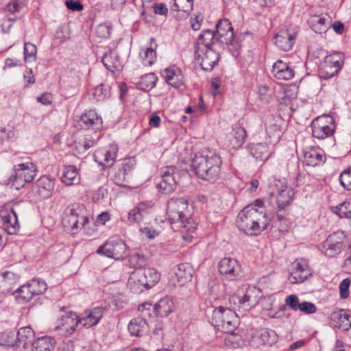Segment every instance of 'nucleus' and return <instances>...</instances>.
Wrapping results in <instances>:
<instances>
[{
	"instance_id": "nucleus-58",
	"label": "nucleus",
	"mask_w": 351,
	"mask_h": 351,
	"mask_svg": "<svg viewBox=\"0 0 351 351\" xmlns=\"http://www.w3.org/2000/svg\"><path fill=\"white\" fill-rule=\"evenodd\" d=\"M112 29L106 24H100L96 28V34L98 37L107 38L111 34Z\"/></svg>"
},
{
	"instance_id": "nucleus-13",
	"label": "nucleus",
	"mask_w": 351,
	"mask_h": 351,
	"mask_svg": "<svg viewBox=\"0 0 351 351\" xmlns=\"http://www.w3.org/2000/svg\"><path fill=\"white\" fill-rule=\"evenodd\" d=\"M126 245L121 240L106 241L99 247L97 253L108 258L120 259L125 254Z\"/></svg>"
},
{
	"instance_id": "nucleus-45",
	"label": "nucleus",
	"mask_w": 351,
	"mask_h": 351,
	"mask_svg": "<svg viewBox=\"0 0 351 351\" xmlns=\"http://www.w3.org/2000/svg\"><path fill=\"white\" fill-rule=\"evenodd\" d=\"M91 94L96 101H103L110 96V86L107 84H101L92 89Z\"/></svg>"
},
{
	"instance_id": "nucleus-42",
	"label": "nucleus",
	"mask_w": 351,
	"mask_h": 351,
	"mask_svg": "<svg viewBox=\"0 0 351 351\" xmlns=\"http://www.w3.org/2000/svg\"><path fill=\"white\" fill-rule=\"evenodd\" d=\"M276 117L274 116L270 117L266 121V132L269 136H276L278 138L281 134V127L279 124V121H281L280 115Z\"/></svg>"
},
{
	"instance_id": "nucleus-23",
	"label": "nucleus",
	"mask_w": 351,
	"mask_h": 351,
	"mask_svg": "<svg viewBox=\"0 0 351 351\" xmlns=\"http://www.w3.org/2000/svg\"><path fill=\"white\" fill-rule=\"evenodd\" d=\"M326 156L324 151L316 147H311L304 152V163L306 165L316 167L324 163Z\"/></svg>"
},
{
	"instance_id": "nucleus-32",
	"label": "nucleus",
	"mask_w": 351,
	"mask_h": 351,
	"mask_svg": "<svg viewBox=\"0 0 351 351\" xmlns=\"http://www.w3.org/2000/svg\"><path fill=\"white\" fill-rule=\"evenodd\" d=\"M163 77L166 82L174 88H179L184 84V77L179 69H166Z\"/></svg>"
},
{
	"instance_id": "nucleus-15",
	"label": "nucleus",
	"mask_w": 351,
	"mask_h": 351,
	"mask_svg": "<svg viewBox=\"0 0 351 351\" xmlns=\"http://www.w3.org/2000/svg\"><path fill=\"white\" fill-rule=\"evenodd\" d=\"M153 204L142 202L132 209L128 215V219L130 223H148V221L154 217Z\"/></svg>"
},
{
	"instance_id": "nucleus-53",
	"label": "nucleus",
	"mask_w": 351,
	"mask_h": 351,
	"mask_svg": "<svg viewBox=\"0 0 351 351\" xmlns=\"http://www.w3.org/2000/svg\"><path fill=\"white\" fill-rule=\"evenodd\" d=\"M339 181L346 190H351V167L345 169L339 176Z\"/></svg>"
},
{
	"instance_id": "nucleus-1",
	"label": "nucleus",
	"mask_w": 351,
	"mask_h": 351,
	"mask_svg": "<svg viewBox=\"0 0 351 351\" xmlns=\"http://www.w3.org/2000/svg\"><path fill=\"white\" fill-rule=\"evenodd\" d=\"M258 290L255 287H249L243 294L237 293L229 298L230 306H218L213 312L211 324L218 330L223 332L234 331L238 326L239 317L235 311H248L258 302L255 295Z\"/></svg>"
},
{
	"instance_id": "nucleus-16",
	"label": "nucleus",
	"mask_w": 351,
	"mask_h": 351,
	"mask_svg": "<svg viewBox=\"0 0 351 351\" xmlns=\"http://www.w3.org/2000/svg\"><path fill=\"white\" fill-rule=\"evenodd\" d=\"M215 42L221 44L232 45L234 38L233 27L228 19H220L215 25Z\"/></svg>"
},
{
	"instance_id": "nucleus-29",
	"label": "nucleus",
	"mask_w": 351,
	"mask_h": 351,
	"mask_svg": "<svg viewBox=\"0 0 351 351\" xmlns=\"http://www.w3.org/2000/svg\"><path fill=\"white\" fill-rule=\"evenodd\" d=\"M128 331L132 336L142 337L146 335L149 332V326L146 320L141 317H135L130 322Z\"/></svg>"
},
{
	"instance_id": "nucleus-62",
	"label": "nucleus",
	"mask_w": 351,
	"mask_h": 351,
	"mask_svg": "<svg viewBox=\"0 0 351 351\" xmlns=\"http://www.w3.org/2000/svg\"><path fill=\"white\" fill-rule=\"evenodd\" d=\"M203 21V16L201 13L195 14L190 19L191 27L195 30H199L201 27V23Z\"/></svg>"
},
{
	"instance_id": "nucleus-33",
	"label": "nucleus",
	"mask_w": 351,
	"mask_h": 351,
	"mask_svg": "<svg viewBox=\"0 0 351 351\" xmlns=\"http://www.w3.org/2000/svg\"><path fill=\"white\" fill-rule=\"evenodd\" d=\"M18 346H22L24 351L29 348L33 342L34 332L29 326L21 327L16 333Z\"/></svg>"
},
{
	"instance_id": "nucleus-37",
	"label": "nucleus",
	"mask_w": 351,
	"mask_h": 351,
	"mask_svg": "<svg viewBox=\"0 0 351 351\" xmlns=\"http://www.w3.org/2000/svg\"><path fill=\"white\" fill-rule=\"evenodd\" d=\"M326 15H311L308 21L311 28L317 34H322L327 31L328 27L326 24Z\"/></svg>"
},
{
	"instance_id": "nucleus-43",
	"label": "nucleus",
	"mask_w": 351,
	"mask_h": 351,
	"mask_svg": "<svg viewBox=\"0 0 351 351\" xmlns=\"http://www.w3.org/2000/svg\"><path fill=\"white\" fill-rule=\"evenodd\" d=\"M13 295L19 303H26L34 297L27 283L21 286L13 293Z\"/></svg>"
},
{
	"instance_id": "nucleus-49",
	"label": "nucleus",
	"mask_w": 351,
	"mask_h": 351,
	"mask_svg": "<svg viewBox=\"0 0 351 351\" xmlns=\"http://www.w3.org/2000/svg\"><path fill=\"white\" fill-rule=\"evenodd\" d=\"M324 63L340 71L343 65V55L341 53H334L328 55L325 58Z\"/></svg>"
},
{
	"instance_id": "nucleus-21",
	"label": "nucleus",
	"mask_w": 351,
	"mask_h": 351,
	"mask_svg": "<svg viewBox=\"0 0 351 351\" xmlns=\"http://www.w3.org/2000/svg\"><path fill=\"white\" fill-rule=\"evenodd\" d=\"M79 324H80L79 316L75 313L69 312L62 315L58 320L56 329L60 330L64 335H69L75 330Z\"/></svg>"
},
{
	"instance_id": "nucleus-55",
	"label": "nucleus",
	"mask_w": 351,
	"mask_h": 351,
	"mask_svg": "<svg viewBox=\"0 0 351 351\" xmlns=\"http://www.w3.org/2000/svg\"><path fill=\"white\" fill-rule=\"evenodd\" d=\"M258 94L260 99L265 103H268L271 99V90L266 85H260L258 87Z\"/></svg>"
},
{
	"instance_id": "nucleus-6",
	"label": "nucleus",
	"mask_w": 351,
	"mask_h": 351,
	"mask_svg": "<svg viewBox=\"0 0 351 351\" xmlns=\"http://www.w3.org/2000/svg\"><path fill=\"white\" fill-rule=\"evenodd\" d=\"M37 172L36 165L32 162L14 165V173L7 180V185L16 190L23 188L26 183L34 179Z\"/></svg>"
},
{
	"instance_id": "nucleus-38",
	"label": "nucleus",
	"mask_w": 351,
	"mask_h": 351,
	"mask_svg": "<svg viewBox=\"0 0 351 351\" xmlns=\"http://www.w3.org/2000/svg\"><path fill=\"white\" fill-rule=\"evenodd\" d=\"M154 311L157 315L167 317L173 309V302L168 297L160 299L154 306Z\"/></svg>"
},
{
	"instance_id": "nucleus-54",
	"label": "nucleus",
	"mask_w": 351,
	"mask_h": 351,
	"mask_svg": "<svg viewBox=\"0 0 351 351\" xmlns=\"http://www.w3.org/2000/svg\"><path fill=\"white\" fill-rule=\"evenodd\" d=\"M130 261L136 268H145L144 266L147 264V258L144 254L136 252L130 257Z\"/></svg>"
},
{
	"instance_id": "nucleus-64",
	"label": "nucleus",
	"mask_w": 351,
	"mask_h": 351,
	"mask_svg": "<svg viewBox=\"0 0 351 351\" xmlns=\"http://www.w3.org/2000/svg\"><path fill=\"white\" fill-rule=\"evenodd\" d=\"M125 304V297L122 295H117L113 296L111 305L114 307L115 309L118 310L122 308Z\"/></svg>"
},
{
	"instance_id": "nucleus-56",
	"label": "nucleus",
	"mask_w": 351,
	"mask_h": 351,
	"mask_svg": "<svg viewBox=\"0 0 351 351\" xmlns=\"http://www.w3.org/2000/svg\"><path fill=\"white\" fill-rule=\"evenodd\" d=\"M300 302L296 295L292 294L287 296L285 299V305L288 306L292 311H297L298 306L300 305Z\"/></svg>"
},
{
	"instance_id": "nucleus-47",
	"label": "nucleus",
	"mask_w": 351,
	"mask_h": 351,
	"mask_svg": "<svg viewBox=\"0 0 351 351\" xmlns=\"http://www.w3.org/2000/svg\"><path fill=\"white\" fill-rule=\"evenodd\" d=\"M117 55L114 51H110L106 53L102 58V62L108 70L112 71L119 66V61Z\"/></svg>"
},
{
	"instance_id": "nucleus-9",
	"label": "nucleus",
	"mask_w": 351,
	"mask_h": 351,
	"mask_svg": "<svg viewBox=\"0 0 351 351\" xmlns=\"http://www.w3.org/2000/svg\"><path fill=\"white\" fill-rule=\"evenodd\" d=\"M22 202L4 205L0 210V217L3 229L10 234H15L19 230L17 212L21 210Z\"/></svg>"
},
{
	"instance_id": "nucleus-28",
	"label": "nucleus",
	"mask_w": 351,
	"mask_h": 351,
	"mask_svg": "<svg viewBox=\"0 0 351 351\" xmlns=\"http://www.w3.org/2000/svg\"><path fill=\"white\" fill-rule=\"evenodd\" d=\"M56 340L50 336H43L34 340L26 351H53Z\"/></svg>"
},
{
	"instance_id": "nucleus-31",
	"label": "nucleus",
	"mask_w": 351,
	"mask_h": 351,
	"mask_svg": "<svg viewBox=\"0 0 351 351\" xmlns=\"http://www.w3.org/2000/svg\"><path fill=\"white\" fill-rule=\"evenodd\" d=\"M158 45L154 38H151L149 40V45L141 49L140 56L142 60V63L145 66H151L156 60V49Z\"/></svg>"
},
{
	"instance_id": "nucleus-4",
	"label": "nucleus",
	"mask_w": 351,
	"mask_h": 351,
	"mask_svg": "<svg viewBox=\"0 0 351 351\" xmlns=\"http://www.w3.org/2000/svg\"><path fill=\"white\" fill-rule=\"evenodd\" d=\"M215 43L214 31L204 29L198 36L195 45V58L206 71H210L217 64L219 55L213 49Z\"/></svg>"
},
{
	"instance_id": "nucleus-30",
	"label": "nucleus",
	"mask_w": 351,
	"mask_h": 351,
	"mask_svg": "<svg viewBox=\"0 0 351 351\" xmlns=\"http://www.w3.org/2000/svg\"><path fill=\"white\" fill-rule=\"evenodd\" d=\"M192 272L193 269L189 264H179L173 269L172 278H175L180 285H183L191 279Z\"/></svg>"
},
{
	"instance_id": "nucleus-27",
	"label": "nucleus",
	"mask_w": 351,
	"mask_h": 351,
	"mask_svg": "<svg viewBox=\"0 0 351 351\" xmlns=\"http://www.w3.org/2000/svg\"><path fill=\"white\" fill-rule=\"evenodd\" d=\"M81 126L84 128L99 129L102 125V119L95 110L86 111L80 117Z\"/></svg>"
},
{
	"instance_id": "nucleus-10",
	"label": "nucleus",
	"mask_w": 351,
	"mask_h": 351,
	"mask_svg": "<svg viewBox=\"0 0 351 351\" xmlns=\"http://www.w3.org/2000/svg\"><path fill=\"white\" fill-rule=\"evenodd\" d=\"M312 135L317 139L331 136L335 130V119L331 116H323L315 119L311 125Z\"/></svg>"
},
{
	"instance_id": "nucleus-60",
	"label": "nucleus",
	"mask_w": 351,
	"mask_h": 351,
	"mask_svg": "<svg viewBox=\"0 0 351 351\" xmlns=\"http://www.w3.org/2000/svg\"><path fill=\"white\" fill-rule=\"evenodd\" d=\"M298 310L305 314H312L315 313L317 308L315 305L310 302H302L298 306Z\"/></svg>"
},
{
	"instance_id": "nucleus-11",
	"label": "nucleus",
	"mask_w": 351,
	"mask_h": 351,
	"mask_svg": "<svg viewBox=\"0 0 351 351\" xmlns=\"http://www.w3.org/2000/svg\"><path fill=\"white\" fill-rule=\"evenodd\" d=\"M298 32V28L292 25L280 30L274 37L276 45L282 51H289L293 47Z\"/></svg>"
},
{
	"instance_id": "nucleus-22",
	"label": "nucleus",
	"mask_w": 351,
	"mask_h": 351,
	"mask_svg": "<svg viewBox=\"0 0 351 351\" xmlns=\"http://www.w3.org/2000/svg\"><path fill=\"white\" fill-rule=\"evenodd\" d=\"M104 315L102 307H94L85 310L79 317L80 324L87 328H91L98 324Z\"/></svg>"
},
{
	"instance_id": "nucleus-48",
	"label": "nucleus",
	"mask_w": 351,
	"mask_h": 351,
	"mask_svg": "<svg viewBox=\"0 0 351 351\" xmlns=\"http://www.w3.org/2000/svg\"><path fill=\"white\" fill-rule=\"evenodd\" d=\"M0 346L13 347L18 346L16 334L14 331H5L0 337Z\"/></svg>"
},
{
	"instance_id": "nucleus-5",
	"label": "nucleus",
	"mask_w": 351,
	"mask_h": 351,
	"mask_svg": "<svg viewBox=\"0 0 351 351\" xmlns=\"http://www.w3.org/2000/svg\"><path fill=\"white\" fill-rule=\"evenodd\" d=\"M188 201L184 197H173L167 202V215L175 231L193 232L196 227L187 217Z\"/></svg>"
},
{
	"instance_id": "nucleus-24",
	"label": "nucleus",
	"mask_w": 351,
	"mask_h": 351,
	"mask_svg": "<svg viewBox=\"0 0 351 351\" xmlns=\"http://www.w3.org/2000/svg\"><path fill=\"white\" fill-rule=\"evenodd\" d=\"M271 73L276 79L280 80H289L295 74L293 69L281 60L274 64Z\"/></svg>"
},
{
	"instance_id": "nucleus-40",
	"label": "nucleus",
	"mask_w": 351,
	"mask_h": 351,
	"mask_svg": "<svg viewBox=\"0 0 351 351\" xmlns=\"http://www.w3.org/2000/svg\"><path fill=\"white\" fill-rule=\"evenodd\" d=\"M128 288L134 293H140L145 288V284L141 281V277L135 269L130 276L128 281Z\"/></svg>"
},
{
	"instance_id": "nucleus-25",
	"label": "nucleus",
	"mask_w": 351,
	"mask_h": 351,
	"mask_svg": "<svg viewBox=\"0 0 351 351\" xmlns=\"http://www.w3.org/2000/svg\"><path fill=\"white\" fill-rule=\"evenodd\" d=\"M330 319L335 327L343 330H348L351 328V315L347 310L340 309L332 312Z\"/></svg>"
},
{
	"instance_id": "nucleus-61",
	"label": "nucleus",
	"mask_w": 351,
	"mask_h": 351,
	"mask_svg": "<svg viewBox=\"0 0 351 351\" xmlns=\"http://www.w3.org/2000/svg\"><path fill=\"white\" fill-rule=\"evenodd\" d=\"M107 189L104 187H99L92 193V199L95 202H99L103 199L107 195Z\"/></svg>"
},
{
	"instance_id": "nucleus-59",
	"label": "nucleus",
	"mask_w": 351,
	"mask_h": 351,
	"mask_svg": "<svg viewBox=\"0 0 351 351\" xmlns=\"http://www.w3.org/2000/svg\"><path fill=\"white\" fill-rule=\"evenodd\" d=\"M350 280L349 278L343 279L339 285V295L341 298H347L349 296V287Z\"/></svg>"
},
{
	"instance_id": "nucleus-57",
	"label": "nucleus",
	"mask_w": 351,
	"mask_h": 351,
	"mask_svg": "<svg viewBox=\"0 0 351 351\" xmlns=\"http://www.w3.org/2000/svg\"><path fill=\"white\" fill-rule=\"evenodd\" d=\"M228 333V335L226 337L227 343H230L233 348L240 347L242 345L243 342L240 335L234 333L233 331Z\"/></svg>"
},
{
	"instance_id": "nucleus-12",
	"label": "nucleus",
	"mask_w": 351,
	"mask_h": 351,
	"mask_svg": "<svg viewBox=\"0 0 351 351\" xmlns=\"http://www.w3.org/2000/svg\"><path fill=\"white\" fill-rule=\"evenodd\" d=\"M343 244L341 233L334 232L320 244L319 250L326 256L334 257L341 252Z\"/></svg>"
},
{
	"instance_id": "nucleus-7",
	"label": "nucleus",
	"mask_w": 351,
	"mask_h": 351,
	"mask_svg": "<svg viewBox=\"0 0 351 351\" xmlns=\"http://www.w3.org/2000/svg\"><path fill=\"white\" fill-rule=\"evenodd\" d=\"M88 218L84 215V207L79 204H73L66 208L63 213L62 223L68 231L84 227Z\"/></svg>"
},
{
	"instance_id": "nucleus-14",
	"label": "nucleus",
	"mask_w": 351,
	"mask_h": 351,
	"mask_svg": "<svg viewBox=\"0 0 351 351\" xmlns=\"http://www.w3.org/2000/svg\"><path fill=\"white\" fill-rule=\"evenodd\" d=\"M219 273L229 280H236L241 275V267L238 261L230 257L222 258L218 263Z\"/></svg>"
},
{
	"instance_id": "nucleus-52",
	"label": "nucleus",
	"mask_w": 351,
	"mask_h": 351,
	"mask_svg": "<svg viewBox=\"0 0 351 351\" xmlns=\"http://www.w3.org/2000/svg\"><path fill=\"white\" fill-rule=\"evenodd\" d=\"M36 46L31 43H25L24 60L25 62L35 60L36 57Z\"/></svg>"
},
{
	"instance_id": "nucleus-20",
	"label": "nucleus",
	"mask_w": 351,
	"mask_h": 351,
	"mask_svg": "<svg viewBox=\"0 0 351 351\" xmlns=\"http://www.w3.org/2000/svg\"><path fill=\"white\" fill-rule=\"evenodd\" d=\"M55 186V179L49 176H43L36 182L32 191L39 198L47 199L51 196Z\"/></svg>"
},
{
	"instance_id": "nucleus-63",
	"label": "nucleus",
	"mask_w": 351,
	"mask_h": 351,
	"mask_svg": "<svg viewBox=\"0 0 351 351\" xmlns=\"http://www.w3.org/2000/svg\"><path fill=\"white\" fill-rule=\"evenodd\" d=\"M65 5L69 10L74 12L82 11L84 8L83 5L79 0H67Z\"/></svg>"
},
{
	"instance_id": "nucleus-3",
	"label": "nucleus",
	"mask_w": 351,
	"mask_h": 351,
	"mask_svg": "<svg viewBox=\"0 0 351 351\" xmlns=\"http://www.w3.org/2000/svg\"><path fill=\"white\" fill-rule=\"evenodd\" d=\"M221 163V156L215 150L204 149L193 158L191 167L198 178L212 181L219 177Z\"/></svg>"
},
{
	"instance_id": "nucleus-19",
	"label": "nucleus",
	"mask_w": 351,
	"mask_h": 351,
	"mask_svg": "<svg viewBox=\"0 0 351 351\" xmlns=\"http://www.w3.org/2000/svg\"><path fill=\"white\" fill-rule=\"evenodd\" d=\"M117 151L118 147L114 144H112L108 147L99 148L95 152V160L101 165L110 167L115 161Z\"/></svg>"
},
{
	"instance_id": "nucleus-44",
	"label": "nucleus",
	"mask_w": 351,
	"mask_h": 351,
	"mask_svg": "<svg viewBox=\"0 0 351 351\" xmlns=\"http://www.w3.org/2000/svg\"><path fill=\"white\" fill-rule=\"evenodd\" d=\"M158 80L157 76L154 73H149L143 75L138 82V88L144 91L152 89Z\"/></svg>"
},
{
	"instance_id": "nucleus-17",
	"label": "nucleus",
	"mask_w": 351,
	"mask_h": 351,
	"mask_svg": "<svg viewBox=\"0 0 351 351\" xmlns=\"http://www.w3.org/2000/svg\"><path fill=\"white\" fill-rule=\"evenodd\" d=\"M311 276L309 265L305 260L295 261L293 263V271L289 278L291 283H302Z\"/></svg>"
},
{
	"instance_id": "nucleus-39",
	"label": "nucleus",
	"mask_w": 351,
	"mask_h": 351,
	"mask_svg": "<svg viewBox=\"0 0 351 351\" xmlns=\"http://www.w3.org/2000/svg\"><path fill=\"white\" fill-rule=\"evenodd\" d=\"M171 11L180 12L182 17H186L193 10V0H173Z\"/></svg>"
},
{
	"instance_id": "nucleus-50",
	"label": "nucleus",
	"mask_w": 351,
	"mask_h": 351,
	"mask_svg": "<svg viewBox=\"0 0 351 351\" xmlns=\"http://www.w3.org/2000/svg\"><path fill=\"white\" fill-rule=\"evenodd\" d=\"M334 213L341 218H351V202L346 201L335 208Z\"/></svg>"
},
{
	"instance_id": "nucleus-18",
	"label": "nucleus",
	"mask_w": 351,
	"mask_h": 351,
	"mask_svg": "<svg viewBox=\"0 0 351 351\" xmlns=\"http://www.w3.org/2000/svg\"><path fill=\"white\" fill-rule=\"evenodd\" d=\"M176 168L167 167L162 170L160 181L157 183V187L165 193H169L174 191L177 185L176 178Z\"/></svg>"
},
{
	"instance_id": "nucleus-46",
	"label": "nucleus",
	"mask_w": 351,
	"mask_h": 351,
	"mask_svg": "<svg viewBox=\"0 0 351 351\" xmlns=\"http://www.w3.org/2000/svg\"><path fill=\"white\" fill-rule=\"evenodd\" d=\"M27 283L34 296L42 294L47 288L45 280L40 278H33Z\"/></svg>"
},
{
	"instance_id": "nucleus-35",
	"label": "nucleus",
	"mask_w": 351,
	"mask_h": 351,
	"mask_svg": "<svg viewBox=\"0 0 351 351\" xmlns=\"http://www.w3.org/2000/svg\"><path fill=\"white\" fill-rule=\"evenodd\" d=\"M249 149L253 157L261 161L267 160L270 156L268 145L265 143H252Z\"/></svg>"
},
{
	"instance_id": "nucleus-36",
	"label": "nucleus",
	"mask_w": 351,
	"mask_h": 351,
	"mask_svg": "<svg viewBox=\"0 0 351 351\" xmlns=\"http://www.w3.org/2000/svg\"><path fill=\"white\" fill-rule=\"evenodd\" d=\"M61 181L66 185L70 186L79 183L78 169L74 165H69L64 168Z\"/></svg>"
},
{
	"instance_id": "nucleus-26",
	"label": "nucleus",
	"mask_w": 351,
	"mask_h": 351,
	"mask_svg": "<svg viewBox=\"0 0 351 351\" xmlns=\"http://www.w3.org/2000/svg\"><path fill=\"white\" fill-rule=\"evenodd\" d=\"M143 283L145 284V288L149 289L154 287L160 280V274L154 268H136Z\"/></svg>"
},
{
	"instance_id": "nucleus-34",
	"label": "nucleus",
	"mask_w": 351,
	"mask_h": 351,
	"mask_svg": "<svg viewBox=\"0 0 351 351\" xmlns=\"http://www.w3.org/2000/svg\"><path fill=\"white\" fill-rule=\"evenodd\" d=\"M245 137V129L237 126L233 128L232 132L228 136L229 145L233 149L239 148L243 144Z\"/></svg>"
},
{
	"instance_id": "nucleus-8",
	"label": "nucleus",
	"mask_w": 351,
	"mask_h": 351,
	"mask_svg": "<svg viewBox=\"0 0 351 351\" xmlns=\"http://www.w3.org/2000/svg\"><path fill=\"white\" fill-rule=\"evenodd\" d=\"M268 192L275 197L279 210L284 209L293 200L294 191L282 180L274 179L269 182Z\"/></svg>"
},
{
	"instance_id": "nucleus-41",
	"label": "nucleus",
	"mask_w": 351,
	"mask_h": 351,
	"mask_svg": "<svg viewBox=\"0 0 351 351\" xmlns=\"http://www.w3.org/2000/svg\"><path fill=\"white\" fill-rule=\"evenodd\" d=\"M258 339L260 343L271 346L277 341L278 335L274 330L261 328L258 332Z\"/></svg>"
},
{
	"instance_id": "nucleus-51",
	"label": "nucleus",
	"mask_w": 351,
	"mask_h": 351,
	"mask_svg": "<svg viewBox=\"0 0 351 351\" xmlns=\"http://www.w3.org/2000/svg\"><path fill=\"white\" fill-rule=\"evenodd\" d=\"M339 70L330 66L328 64L324 63L319 71V77L324 80H328L336 75Z\"/></svg>"
},
{
	"instance_id": "nucleus-2",
	"label": "nucleus",
	"mask_w": 351,
	"mask_h": 351,
	"mask_svg": "<svg viewBox=\"0 0 351 351\" xmlns=\"http://www.w3.org/2000/svg\"><path fill=\"white\" fill-rule=\"evenodd\" d=\"M269 219L263 206L247 205L239 213L237 219L238 228L247 235L256 236L265 230Z\"/></svg>"
}]
</instances>
